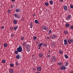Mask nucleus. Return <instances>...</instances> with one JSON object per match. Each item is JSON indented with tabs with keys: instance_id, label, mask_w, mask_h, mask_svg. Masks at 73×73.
<instances>
[{
	"instance_id": "nucleus-1",
	"label": "nucleus",
	"mask_w": 73,
	"mask_h": 73,
	"mask_svg": "<svg viewBox=\"0 0 73 73\" xmlns=\"http://www.w3.org/2000/svg\"><path fill=\"white\" fill-rule=\"evenodd\" d=\"M17 50L18 52H23L22 46H19V47L17 48Z\"/></svg>"
},
{
	"instance_id": "nucleus-2",
	"label": "nucleus",
	"mask_w": 73,
	"mask_h": 73,
	"mask_svg": "<svg viewBox=\"0 0 73 73\" xmlns=\"http://www.w3.org/2000/svg\"><path fill=\"white\" fill-rule=\"evenodd\" d=\"M56 57L55 56H53L52 57L51 59L50 60V62H53L54 61H56Z\"/></svg>"
},
{
	"instance_id": "nucleus-3",
	"label": "nucleus",
	"mask_w": 73,
	"mask_h": 73,
	"mask_svg": "<svg viewBox=\"0 0 73 73\" xmlns=\"http://www.w3.org/2000/svg\"><path fill=\"white\" fill-rule=\"evenodd\" d=\"M26 50L27 52H29L31 50V49L30 48V46L28 45H26Z\"/></svg>"
},
{
	"instance_id": "nucleus-4",
	"label": "nucleus",
	"mask_w": 73,
	"mask_h": 73,
	"mask_svg": "<svg viewBox=\"0 0 73 73\" xmlns=\"http://www.w3.org/2000/svg\"><path fill=\"white\" fill-rule=\"evenodd\" d=\"M60 68L61 69V70H65L66 69V68L64 66H62L60 67Z\"/></svg>"
},
{
	"instance_id": "nucleus-5",
	"label": "nucleus",
	"mask_w": 73,
	"mask_h": 73,
	"mask_svg": "<svg viewBox=\"0 0 73 73\" xmlns=\"http://www.w3.org/2000/svg\"><path fill=\"white\" fill-rule=\"evenodd\" d=\"M16 58L17 59H19L21 58V56L19 54H17L16 56Z\"/></svg>"
},
{
	"instance_id": "nucleus-6",
	"label": "nucleus",
	"mask_w": 73,
	"mask_h": 73,
	"mask_svg": "<svg viewBox=\"0 0 73 73\" xmlns=\"http://www.w3.org/2000/svg\"><path fill=\"white\" fill-rule=\"evenodd\" d=\"M42 29L45 30V31H47L48 29V27H45L44 26H43L42 27Z\"/></svg>"
},
{
	"instance_id": "nucleus-7",
	"label": "nucleus",
	"mask_w": 73,
	"mask_h": 73,
	"mask_svg": "<svg viewBox=\"0 0 73 73\" xmlns=\"http://www.w3.org/2000/svg\"><path fill=\"white\" fill-rule=\"evenodd\" d=\"M14 16L15 17H16L17 18H18V19H20V17L19 15H18L17 14H15L14 15Z\"/></svg>"
},
{
	"instance_id": "nucleus-8",
	"label": "nucleus",
	"mask_w": 73,
	"mask_h": 73,
	"mask_svg": "<svg viewBox=\"0 0 73 73\" xmlns=\"http://www.w3.org/2000/svg\"><path fill=\"white\" fill-rule=\"evenodd\" d=\"M64 45H66L68 44V43L67 42V40L66 39H65L64 40Z\"/></svg>"
},
{
	"instance_id": "nucleus-9",
	"label": "nucleus",
	"mask_w": 73,
	"mask_h": 73,
	"mask_svg": "<svg viewBox=\"0 0 73 73\" xmlns=\"http://www.w3.org/2000/svg\"><path fill=\"white\" fill-rule=\"evenodd\" d=\"M72 17V16L70 15H68V17H66V20H69V19L71 18Z\"/></svg>"
},
{
	"instance_id": "nucleus-10",
	"label": "nucleus",
	"mask_w": 73,
	"mask_h": 73,
	"mask_svg": "<svg viewBox=\"0 0 73 73\" xmlns=\"http://www.w3.org/2000/svg\"><path fill=\"white\" fill-rule=\"evenodd\" d=\"M39 56L40 58L42 57H43V54H42V53L40 52L39 54Z\"/></svg>"
},
{
	"instance_id": "nucleus-11",
	"label": "nucleus",
	"mask_w": 73,
	"mask_h": 73,
	"mask_svg": "<svg viewBox=\"0 0 73 73\" xmlns=\"http://www.w3.org/2000/svg\"><path fill=\"white\" fill-rule=\"evenodd\" d=\"M37 70L38 71H40L41 70V68L40 67H38L37 68Z\"/></svg>"
},
{
	"instance_id": "nucleus-12",
	"label": "nucleus",
	"mask_w": 73,
	"mask_h": 73,
	"mask_svg": "<svg viewBox=\"0 0 73 73\" xmlns=\"http://www.w3.org/2000/svg\"><path fill=\"white\" fill-rule=\"evenodd\" d=\"M67 42L69 44H70L71 43H72L71 39H68V40Z\"/></svg>"
},
{
	"instance_id": "nucleus-13",
	"label": "nucleus",
	"mask_w": 73,
	"mask_h": 73,
	"mask_svg": "<svg viewBox=\"0 0 73 73\" xmlns=\"http://www.w3.org/2000/svg\"><path fill=\"white\" fill-rule=\"evenodd\" d=\"M63 8L64 10H66L67 8H68V7L66 5H65L64 6Z\"/></svg>"
},
{
	"instance_id": "nucleus-14",
	"label": "nucleus",
	"mask_w": 73,
	"mask_h": 73,
	"mask_svg": "<svg viewBox=\"0 0 73 73\" xmlns=\"http://www.w3.org/2000/svg\"><path fill=\"white\" fill-rule=\"evenodd\" d=\"M64 33L66 35H68V31H64Z\"/></svg>"
},
{
	"instance_id": "nucleus-15",
	"label": "nucleus",
	"mask_w": 73,
	"mask_h": 73,
	"mask_svg": "<svg viewBox=\"0 0 73 73\" xmlns=\"http://www.w3.org/2000/svg\"><path fill=\"white\" fill-rule=\"evenodd\" d=\"M14 23L15 24H16L17 23V21L16 20H14L13 21Z\"/></svg>"
},
{
	"instance_id": "nucleus-16",
	"label": "nucleus",
	"mask_w": 73,
	"mask_h": 73,
	"mask_svg": "<svg viewBox=\"0 0 73 73\" xmlns=\"http://www.w3.org/2000/svg\"><path fill=\"white\" fill-rule=\"evenodd\" d=\"M51 38L52 39H54V35H52L51 36Z\"/></svg>"
},
{
	"instance_id": "nucleus-17",
	"label": "nucleus",
	"mask_w": 73,
	"mask_h": 73,
	"mask_svg": "<svg viewBox=\"0 0 73 73\" xmlns=\"http://www.w3.org/2000/svg\"><path fill=\"white\" fill-rule=\"evenodd\" d=\"M15 11L16 12H19L20 11V9H16Z\"/></svg>"
},
{
	"instance_id": "nucleus-18",
	"label": "nucleus",
	"mask_w": 73,
	"mask_h": 73,
	"mask_svg": "<svg viewBox=\"0 0 73 73\" xmlns=\"http://www.w3.org/2000/svg\"><path fill=\"white\" fill-rule=\"evenodd\" d=\"M35 23H36V24H39V23H38V21L37 20H35Z\"/></svg>"
},
{
	"instance_id": "nucleus-19",
	"label": "nucleus",
	"mask_w": 73,
	"mask_h": 73,
	"mask_svg": "<svg viewBox=\"0 0 73 73\" xmlns=\"http://www.w3.org/2000/svg\"><path fill=\"white\" fill-rule=\"evenodd\" d=\"M69 65V63L68 62H66V64H65V66H68Z\"/></svg>"
},
{
	"instance_id": "nucleus-20",
	"label": "nucleus",
	"mask_w": 73,
	"mask_h": 73,
	"mask_svg": "<svg viewBox=\"0 0 73 73\" xmlns=\"http://www.w3.org/2000/svg\"><path fill=\"white\" fill-rule=\"evenodd\" d=\"M9 72H10V73H13V70L12 69H10L9 70Z\"/></svg>"
},
{
	"instance_id": "nucleus-21",
	"label": "nucleus",
	"mask_w": 73,
	"mask_h": 73,
	"mask_svg": "<svg viewBox=\"0 0 73 73\" xmlns=\"http://www.w3.org/2000/svg\"><path fill=\"white\" fill-rule=\"evenodd\" d=\"M70 26V25L69 23H66V27H69Z\"/></svg>"
},
{
	"instance_id": "nucleus-22",
	"label": "nucleus",
	"mask_w": 73,
	"mask_h": 73,
	"mask_svg": "<svg viewBox=\"0 0 73 73\" xmlns=\"http://www.w3.org/2000/svg\"><path fill=\"white\" fill-rule=\"evenodd\" d=\"M18 28V27H14V29L15 31H16V29Z\"/></svg>"
},
{
	"instance_id": "nucleus-23",
	"label": "nucleus",
	"mask_w": 73,
	"mask_h": 73,
	"mask_svg": "<svg viewBox=\"0 0 73 73\" xmlns=\"http://www.w3.org/2000/svg\"><path fill=\"white\" fill-rule=\"evenodd\" d=\"M50 4L52 5V4H53V1H50Z\"/></svg>"
},
{
	"instance_id": "nucleus-24",
	"label": "nucleus",
	"mask_w": 73,
	"mask_h": 73,
	"mask_svg": "<svg viewBox=\"0 0 73 73\" xmlns=\"http://www.w3.org/2000/svg\"><path fill=\"white\" fill-rule=\"evenodd\" d=\"M30 27L31 28H32V27H33V23H31L30 24Z\"/></svg>"
},
{
	"instance_id": "nucleus-25",
	"label": "nucleus",
	"mask_w": 73,
	"mask_h": 73,
	"mask_svg": "<svg viewBox=\"0 0 73 73\" xmlns=\"http://www.w3.org/2000/svg\"><path fill=\"white\" fill-rule=\"evenodd\" d=\"M26 45H27V43L25 42H23V45H24V46H26Z\"/></svg>"
},
{
	"instance_id": "nucleus-26",
	"label": "nucleus",
	"mask_w": 73,
	"mask_h": 73,
	"mask_svg": "<svg viewBox=\"0 0 73 73\" xmlns=\"http://www.w3.org/2000/svg\"><path fill=\"white\" fill-rule=\"evenodd\" d=\"M4 46L5 47L7 46V43H4Z\"/></svg>"
},
{
	"instance_id": "nucleus-27",
	"label": "nucleus",
	"mask_w": 73,
	"mask_h": 73,
	"mask_svg": "<svg viewBox=\"0 0 73 73\" xmlns=\"http://www.w3.org/2000/svg\"><path fill=\"white\" fill-rule=\"evenodd\" d=\"M43 46H44L45 47L46 46H47V44L45 43L43 44Z\"/></svg>"
},
{
	"instance_id": "nucleus-28",
	"label": "nucleus",
	"mask_w": 73,
	"mask_h": 73,
	"mask_svg": "<svg viewBox=\"0 0 73 73\" xmlns=\"http://www.w3.org/2000/svg\"><path fill=\"white\" fill-rule=\"evenodd\" d=\"M45 5H46V6H48V5H49V4L47 2H45Z\"/></svg>"
},
{
	"instance_id": "nucleus-29",
	"label": "nucleus",
	"mask_w": 73,
	"mask_h": 73,
	"mask_svg": "<svg viewBox=\"0 0 73 73\" xmlns=\"http://www.w3.org/2000/svg\"><path fill=\"white\" fill-rule=\"evenodd\" d=\"M64 56L66 58H68V56L66 55H64Z\"/></svg>"
},
{
	"instance_id": "nucleus-30",
	"label": "nucleus",
	"mask_w": 73,
	"mask_h": 73,
	"mask_svg": "<svg viewBox=\"0 0 73 73\" xmlns=\"http://www.w3.org/2000/svg\"><path fill=\"white\" fill-rule=\"evenodd\" d=\"M2 63H5V60H2Z\"/></svg>"
},
{
	"instance_id": "nucleus-31",
	"label": "nucleus",
	"mask_w": 73,
	"mask_h": 73,
	"mask_svg": "<svg viewBox=\"0 0 73 73\" xmlns=\"http://www.w3.org/2000/svg\"><path fill=\"white\" fill-rule=\"evenodd\" d=\"M10 66H11V67H13V66H14V65H13V64L11 63L10 64Z\"/></svg>"
},
{
	"instance_id": "nucleus-32",
	"label": "nucleus",
	"mask_w": 73,
	"mask_h": 73,
	"mask_svg": "<svg viewBox=\"0 0 73 73\" xmlns=\"http://www.w3.org/2000/svg\"><path fill=\"white\" fill-rule=\"evenodd\" d=\"M15 54H18V51H15Z\"/></svg>"
},
{
	"instance_id": "nucleus-33",
	"label": "nucleus",
	"mask_w": 73,
	"mask_h": 73,
	"mask_svg": "<svg viewBox=\"0 0 73 73\" xmlns=\"http://www.w3.org/2000/svg\"><path fill=\"white\" fill-rule=\"evenodd\" d=\"M58 65H62V63L60 62H58Z\"/></svg>"
},
{
	"instance_id": "nucleus-34",
	"label": "nucleus",
	"mask_w": 73,
	"mask_h": 73,
	"mask_svg": "<svg viewBox=\"0 0 73 73\" xmlns=\"http://www.w3.org/2000/svg\"><path fill=\"white\" fill-rule=\"evenodd\" d=\"M51 32H52V31L51 30H49V31H48V34H49V35L50 34V33H51Z\"/></svg>"
},
{
	"instance_id": "nucleus-35",
	"label": "nucleus",
	"mask_w": 73,
	"mask_h": 73,
	"mask_svg": "<svg viewBox=\"0 0 73 73\" xmlns=\"http://www.w3.org/2000/svg\"><path fill=\"white\" fill-rule=\"evenodd\" d=\"M8 13H11V10H8L7 11Z\"/></svg>"
},
{
	"instance_id": "nucleus-36",
	"label": "nucleus",
	"mask_w": 73,
	"mask_h": 73,
	"mask_svg": "<svg viewBox=\"0 0 73 73\" xmlns=\"http://www.w3.org/2000/svg\"><path fill=\"white\" fill-rule=\"evenodd\" d=\"M24 70H22L21 71V72L22 73H24Z\"/></svg>"
},
{
	"instance_id": "nucleus-37",
	"label": "nucleus",
	"mask_w": 73,
	"mask_h": 73,
	"mask_svg": "<svg viewBox=\"0 0 73 73\" xmlns=\"http://www.w3.org/2000/svg\"><path fill=\"white\" fill-rule=\"evenodd\" d=\"M70 8H72V9H73V5H70Z\"/></svg>"
},
{
	"instance_id": "nucleus-38",
	"label": "nucleus",
	"mask_w": 73,
	"mask_h": 73,
	"mask_svg": "<svg viewBox=\"0 0 73 73\" xmlns=\"http://www.w3.org/2000/svg\"><path fill=\"white\" fill-rule=\"evenodd\" d=\"M15 65H19V62H15Z\"/></svg>"
},
{
	"instance_id": "nucleus-39",
	"label": "nucleus",
	"mask_w": 73,
	"mask_h": 73,
	"mask_svg": "<svg viewBox=\"0 0 73 73\" xmlns=\"http://www.w3.org/2000/svg\"><path fill=\"white\" fill-rule=\"evenodd\" d=\"M33 38H34V40H36V38H37V37L36 36H34L33 37Z\"/></svg>"
},
{
	"instance_id": "nucleus-40",
	"label": "nucleus",
	"mask_w": 73,
	"mask_h": 73,
	"mask_svg": "<svg viewBox=\"0 0 73 73\" xmlns=\"http://www.w3.org/2000/svg\"><path fill=\"white\" fill-rule=\"evenodd\" d=\"M24 37H22L21 38V40H24Z\"/></svg>"
},
{
	"instance_id": "nucleus-41",
	"label": "nucleus",
	"mask_w": 73,
	"mask_h": 73,
	"mask_svg": "<svg viewBox=\"0 0 73 73\" xmlns=\"http://www.w3.org/2000/svg\"><path fill=\"white\" fill-rule=\"evenodd\" d=\"M59 53H60V54H61V53H62V51L60 50L59 51Z\"/></svg>"
},
{
	"instance_id": "nucleus-42",
	"label": "nucleus",
	"mask_w": 73,
	"mask_h": 73,
	"mask_svg": "<svg viewBox=\"0 0 73 73\" xmlns=\"http://www.w3.org/2000/svg\"><path fill=\"white\" fill-rule=\"evenodd\" d=\"M13 29V28L12 27H10V29H11V30H12V29Z\"/></svg>"
},
{
	"instance_id": "nucleus-43",
	"label": "nucleus",
	"mask_w": 73,
	"mask_h": 73,
	"mask_svg": "<svg viewBox=\"0 0 73 73\" xmlns=\"http://www.w3.org/2000/svg\"><path fill=\"white\" fill-rule=\"evenodd\" d=\"M21 20L22 21H23L24 20V18H22Z\"/></svg>"
},
{
	"instance_id": "nucleus-44",
	"label": "nucleus",
	"mask_w": 73,
	"mask_h": 73,
	"mask_svg": "<svg viewBox=\"0 0 73 73\" xmlns=\"http://www.w3.org/2000/svg\"><path fill=\"white\" fill-rule=\"evenodd\" d=\"M70 28L71 29H73V26H71V27H70Z\"/></svg>"
},
{
	"instance_id": "nucleus-45",
	"label": "nucleus",
	"mask_w": 73,
	"mask_h": 73,
	"mask_svg": "<svg viewBox=\"0 0 73 73\" xmlns=\"http://www.w3.org/2000/svg\"><path fill=\"white\" fill-rule=\"evenodd\" d=\"M71 42H73V39H72L71 40Z\"/></svg>"
},
{
	"instance_id": "nucleus-46",
	"label": "nucleus",
	"mask_w": 73,
	"mask_h": 73,
	"mask_svg": "<svg viewBox=\"0 0 73 73\" xmlns=\"http://www.w3.org/2000/svg\"><path fill=\"white\" fill-rule=\"evenodd\" d=\"M2 29H3L4 28V26H2L1 28Z\"/></svg>"
},
{
	"instance_id": "nucleus-47",
	"label": "nucleus",
	"mask_w": 73,
	"mask_h": 73,
	"mask_svg": "<svg viewBox=\"0 0 73 73\" xmlns=\"http://www.w3.org/2000/svg\"><path fill=\"white\" fill-rule=\"evenodd\" d=\"M35 13H34V14H33V16H34V17H35Z\"/></svg>"
},
{
	"instance_id": "nucleus-48",
	"label": "nucleus",
	"mask_w": 73,
	"mask_h": 73,
	"mask_svg": "<svg viewBox=\"0 0 73 73\" xmlns=\"http://www.w3.org/2000/svg\"><path fill=\"white\" fill-rule=\"evenodd\" d=\"M40 44H41V45H42L43 46V45H44V44H43V43H42H42Z\"/></svg>"
},
{
	"instance_id": "nucleus-49",
	"label": "nucleus",
	"mask_w": 73,
	"mask_h": 73,
	"mask_svg": "<svg viewBox=\"0 0 73 73\" xmlns=\"http://www.w3.org/2000/svg\"><path fill=\"white\" fill-rule=\"evenodd\" d=\"M39 45V47H41V44H40Z\"/></svg>"
},
{
	"instance_id": "nucleus-50",
	"label": "nucleus",
	"mask_w": 73,
	"mask_h": 73,
	"mask_svg": "<svg viewBox=\"0 0 73 73\" xmlns=\"http://www.w3.org/2000/svg\"><path fill=\"white\" fill-rule=\"evenodd\" d=\"M13 7H14V6L12 5L11 6V8H13Z\"/></svg>"
},
{
	"instance_id": "nucleus-51",
	"label": "nucleus",
	"mask_w": 73,
	"mask_h": 73,
	"mask_svg": "<svg viewBox=\"0 0 73 73\" xmlns=\"http://www.w3.org/2000/svg\"><path fill=\"white\" fill-rule=\"evenodd\" d=\"M33 70H35V72L36 71V70L35 69V68H33Z\"/></svg>"
},
{
	"instance_id": "nucleus-52",
	"label": "nucleus",
	"mask_w": 73,
	"mask_h": 73,
	"mask_svg": "<svg viewBox=\"0 0 73 73\" xmlns=\"http://www.w3.org/2000/svg\"><path fill=\"white\" fill-rule=\"evenodd\" d=\"M15 1V0H11V1L12 2H14V1Z\"/></svg>"
},
{
	"instance_id": "nucleus-53",
	"label": "nucleus",
	"mask_w": 73,
	"mask_h": 73,
	"mask_svg": "<svg viewBox=\"0 0 73 73\" xmlns=\"http://www.w3.org/2000/svg\"><path fill=\"white\" fill-rule=\"evenodd\" d=\"M54 38H55V37H57V36H56V35H54Z\"/></svg>"
},
{
	"instance_id": "nucleus-54",
	"label": "nucleus",
	"mask_w": 73,
	"mask_h": 73,
	"mask_svg": "<svg viewBox=\"0 0 73 73\" xmlns=\"http://www.w3.org/2000/svg\"><path fill=\"white\" fill-rule=\"evenodd\" d=\"M61 2H63V0H60Z\"/></svg>"
},
{
	"instance_id": "nucleus-55",
	"label": "nucleus",
	"mask_w": 73,
	"mask_h": 73,
	"mask_svg": "<svg viewBox=\"0 0 73 73\" xmlns=\"http://www.w3.org/2000/svg\"><path fill=\"white\" fill-rule=\"evenodd\" d=\"M47 56L48 57H50V55H48Z\"/></svg>"
},
{
	"instance_id": "nucleus-56",
	"label": "nucleus",
	"mask_w": 73,
	"mask_h": 73,
	"mask_svg": "<svg viewBox=\"0 0 73 73\" xmlns=\"http://www.w3.org/2000/svg\"><path fill=\"white\" fill-rule=\"evenodd\" d=\"M39 49H41V47H39L38 48Z\"/></svg>"
},
{
	"instance_id": "nucleus-57",
	"label": "nucleus",
	"mask_w": 73,
	"mask_h": 73,
	"mask_svg": "<svg viewBox=\"0 0 73 73\" xmlns=\"http://www.w3.org/2000/svg\"><path fill=\"white\" fill-rule=\"evenodd\" d=\"M71 73H73V71H71Z\"/></svg>"
},
{
	"instance_id": "nucleus-58",
	"label": "nucleus",
	"mask_w": 73,
	"mask_h": 73,
	"mask_svg": "<svg viewBox=\"0 0 73 73\" xmlns=\"http://www.w3.org/2000/svg\"><path fill=\"white\" fill-rule=\"evenodd\" d=\"M47 38H48V39H49V37H47Z\"/></svg>"
},
{
	"instance_id": "nucleus-59",
	"label": "nucleus",
	"mask_w": 73,
	"mask_h": 73,
	"mask_svg": "<svg viewBox=\"0 0 73 73\" xmlns=\"http://www.w3.org/2000/svg\"><path fill=\"white\" fill-rule=\"evenodd\" d=\"M11 36H13V35H12V34H11Z\"/></svg>"
},
{
	"instance_id": "nucleus-60",
	"label": "nucleus",
	"mask_w": 73,
	"mask_h": 73,
	"mask_svg": "<svg viewBox=\"0 0 73 73\" xmlns=\"http://www.w3.org/2000/svg\"><path fill=\"white\" fill-rule=\"evenodd\" d=\"M38 47H40V46L39 45H38Z\"/></svg>"
},
{
	"instance_id": "nucleus-61",
	"label": "nucleus",
	"mask_w": 73,
	"mask_h": 73,
	"mask_svg": "<svg viewBox=\"0 0 73 73\" xmlns=\"http://www.w3.org/2000/svg\"><path fill=\"white\" fill-rule=\"evenodd\" d=\"M49 52H50V50H49Z\"/></svg>"
}]
</instances>
